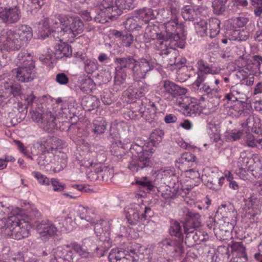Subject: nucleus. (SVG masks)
Returning a JSON list of instances; mask_svg holds the SVG:
<instances>
[{
	"mask_svg": "<svg viewBox=\"0 0 262 262\" xmlns=\"http://www.w3.org/2000/svg\"><path fill=\"white\" fill-rule=\"evenodd\" d=\"M114 63L116 67L113 90L116 92L120 90V85L126 79L125 69H131L133 78L139 80L145 79L147 74L155 67L154 61L150 56L143 57L138 60L132 56L118 57L114 59Z\"/></svg>",
	"mask_w": 262,
	"mask_h": 262,
	"instance_id": "f257e3e1",
	"label": "nucleus"
},
{
	"mask_svg": "<svg viewBox=\"0 0 262 262\" xmlns=\"http://www.w3.org/2000/svg\"><path fill=\"white\" fill-rule=\"evenodd\" d=\"M183 212L184 219L181 222L185 234V243L187 246L192 247L204 239L202 232L197 229L201 226L200 215L186 208L184 209Z\"/></svg>",
	"mask_w": 262,
	"mask_h": 262,
	"instance_id": "f03ea898",
	"label": "nucleus"
},
{
	"mask_svg": "<svg viewBox=\"0 0 262 262\" xmlns=\"http://www.w3.org/2000/svg\"><path fill=\"white\" fill-rule=\"evenodd\" d=\"M77 213L78 216L82 220H85L90 223H94V231L97 237L101 242L105 245V247L110 246V231L111 224L110 221L100 220L96 223L94 221L96 215L94 210L88 207L79 205Z\"/></svg>",
	"mask_w": 262,
	"mask_h": 262,
	"instance_id": "7ed1b4c3",
	"label": "nucleus"
},
{
	"mask_svg": "<svg viewBox=\"0 0 262 262\" xmlns=\"http://www.w3.org/2000/svg\"><path fill=\"white\" fill-rule=\"evenodd\" d=\"M28 223L19 220L15 216H10L7 219L0 220V229L6 236L20 240L29 234Z\"/></svg>",
	"mask_w": 262,
	"mask_h": 262,
	"instance_id": "20e7f679",
	"label": "nucleus"
},
{
	"mask_svg": "<svg viewBox=\"0 0 262 262\" xmlns=\"http://www.w3.org/2000/svg\"><path fill=\"white\" fill-rule=\"evenodd\" d=\"M145 142L139 141L135 143L129 147L130 152L133 156V160L128 165V168L133 171L137 172L144 168L151 166V154L144 149Z\"/></svg>",
	"mask_w": 262,
	"mask_h": 262,
	"instance_id": "39448f33",
	"label": "nucleus"
},
{
	"mask_svg": "<svg viewBox=\"0 0 262 262\" xmlns=\"http://www.w3.org/2000/svg\"><path fill=\"white\" fill-rule=\"evenodd\" d=\"M245 88V86L242 83L236 84L230 88V93L227 94L225 96V98L229 101L234 102L241 100L233 108L239 115H249L252 110L250 104L243 103V101L246 100L247 98L246 91L244 90Z\"/></svg>",
	"mask_w": 262,
	"mask_h": 262,
	"instance_id": "423d86ee",
	"label": "nucleus"
},
{
	"mask_svg": "<svg viewBox=\"0 0 262 262\" xmlns=\"http://www.w3.org/2000/svg\"><path fill=\"white\" fill-rule=\"evenodd\" d=\"M169 233L171 236H174L175 238L164 241V245L166 247H169V250L173 253L174 256H179L184 252V237L180 224L177 221L171 222Z\"/></svg>",
	"mask_w": 262,
	"mask_h": 262,
	"instance_id": "0eeeda50",
	"label": "nucleus"
},
{
	"mask_svg": "<svg viewBox=\"0 0 262 262\" xmlns=\"http://www.w3.org/2000/svg\"><path fill=\"white\" fill-rule=\"evenodd\" d=\"M126 218L127 222L132 226L137 225L139 220H147L153 215L150 207L144 204H132L125 208Z\"/></svg>",
	"mask_w": 262,
	"mask_h": 262,
	"instance_id": "6e6552de",
	"label": "nucleus"
},
{
	"mask_svg": "<svg viewBox=\"0 0 262 262\" xmlns=\"http://www.w3.org/2000/svg\"><path fill=\"white\" fill-rule=\"evenodd\" d=\"M176 9L171 8L170 19L164 22L167 37L174 38L177 36L179 41L184 42L185 39V25L183 23H179L176 14Z\"/></svg>",
	"mask_w": 262,
	"mask_h": 262,
	"instance_id": "1a4fd4ad",
	"label": "nucleus"
},
{
	"mask_svg": "<svg viewBox=\"0 0 262 262\" xmlns=\"http://www.w3.org/2000/svg\"><path fill=\"white\" fill-rule=\"evenodd\" d=\"M110 135L115 140L119 139V142L112 144L111 147V151L112 155L117 157H121L125 155L128 148L127 143L129 142V139H124L123 134L119 131H117L116 127L115 125L111 127Z\"/></svg>",
	"mask_w": 262,
	"mask_h": 262,
	"instance_id": "9d476101",
	"label": "nucleus"
},
{
	"mask_svg": "<svg viewBox=\"0 0 262 262\" xmlns=\"http://www.w3.org/2000/svg\"><path fill=\"white\" fill-rule=\"evenodd\" d=\"M0 44L3 49L7 51H17L23 47L21 43L19 41L15 32L11 30L2 31Z\"/></svg>",
	"mask_w": 262,
	"mask_h": 262,
	"instance_id": "9b49d317",
	"label": "nucleus"
},
{
	"mask_svg": "<svg viewBox=\"0 0 262 262\" xmlns=\"http://www.w3.org/2000/svg\"><path fill=\"white\" fill-rule=\"evenodd\" d=\"M83 29V23L79 18L71 17L69 26L60 28L59 36L62 39L69 40L81 33Z\"/></svg>",
	"mask_w": 262,
	"mask_h": 262,
	"instance_id": "f8f14e48",
	"label": "nucleus"
},
{
	"mask_svg": "<svg viewBox=\"0 0 262 262\" xmlns=\"http://www.w3.org/2000/svg\"><path fill=\"white\" fill-rule=\"evenodd\" d=\"M160 95L165 99L170 100L178 96L185 95L187 90L186 89L179 86L170 80H164L159 85Z\"/></svg>",
	"mask_w": 262,
	"mask_h": 262,
	"instance_id": "ddd939ff",
	"label": "nucleus"
},
{
	"mask_svg": "<svg viewBox=\"0 0 262 262\" xmlns=\"http://www.w3.org/2000/svg\"><path fill=\"white\" fill-rule=\"evenodd\" d=\"M41 149L45 150L53 156L58 153L65 146V143L62 140L55 137L49 136L47 139H42L38 142Z\"/></svg>",
	"mask_w": 262,
	"mask_h": 262,
	"instance_id": "4468645a",
	"label": "nucleus"
},
{
	"mask_svg": "<svg viewBox=\"0 0 262 262\" xmlns=\"http://www.w3.org/2000/svg\"><path fill=\"white\" fill-rule=\"evenodd\" d=\"M76 255L74 253L71 245L59 246L53 251V257L51 262H74Z\"/></svg>",
	"mask_w": 262,
	"mask_h": 262,
	"instance_id": "2eb2a0df",
	"label": "nucleus"
},
{
	"mask_svg": "<svg viewBox=\"0 0 262 262\" xmlns=\"http://www.w3.org/2000/svg\"><path fill=\"white\" fill-rule=\"evenodd\" d=\"M27 60L29 62L28 67L21 66L11 71L12 75L15 76L17 80L20 82H27L34 78L33 72L35 65L32 58L29 56Z\"/></svg>",
	"mask_w": 262,
	"mask_h": 262,
	"instance_id": "dca6fc26",
	"label": "nucleus"
},
{
	"mask_svg": "<svg viewBox=\"0 0 262 262\" xmlns=\"http://www.w3.org/2000/svg\"><path fill=\"white\" fill-rule=\"evenodd\" d=\"M177 36L174 38L166 36V39H161L160 38L157 40L155 49L159 51V54L163 56V52H166L170 49H176V48H183L185 46L184 42L179 41Z\"/></svg>",
	"mask_w": 262,
	"mask_h": 262,
	"instance_id": "f3484780",
	"label": "nucleus"
},
{
	"mask_svg": "<svg viewBox=\"0 0 262 262\" xmlns=\"http://www.w3.org/2000/svg\"><path fill=\"white\" fill-rule=\"evenodd\" d=\"M198 71L196 73L197 78L194 82L193 84L199 88L201 83H203L206 78L207 74L212 75L217 74L220 72V70L212 67H210L208 63L205 62L203 60H199L197 63Z\"/></svg>",
	"mask_w": 262,
	"mask_h": 262,
	"instance_id": "a211bd4d",
	"label": "nucleus"
},
{
	"mask_svg": "<svg viewBox=\"0 0 262 262\" xmlns=\"http://www.w3.org/2000/svg\"><path fill=\"white\" fill-rule=\"evenodd\" d=\"M4 89L3 94H0V104L2 103L4 99L8 98L13 96L15 97L20 96L23 93L20 84L14 82L10 79L5 80L3 82Z\"/></svg>",
	"mask_w": 262,
	"mask_h": 262,
	"instance_id": "6ab92c4d",
	"label": "nucleus"
},
{
	"mask_svg": "<svg viewBox=\"0 0 262 262\" xmlns=\"http://www.w3.org/2000/svg\"><path fill=\"white\" fill-rule=\"evenodd\" d=\"M237 166L239 170L246 172L247 171H255L260 173L262 172V165L260 162H254L253 159L246 156L245 152H241L238 159Z\"/></svg>",
	"mask_w": 262,
	"mask_h": 262,
	"instance_id": "aec40b11",
	"label": "nucleus"
},
{
	"mask_svg": "<svg viewBox=\"0 0 262 262\" xmlns=\"http://www.w3.org/2000/svg\"><path fill=\"white\" fill-rule=\"evenodd\" d=\"M162 66L168 68L169 66H175L180 68L181 65L185 63L186 59L178 57V51L176 49H170L166 52L163 53Z\"/></svg>",
	"mask_w": 262,
	"mask_h": 262,
	"instance_id": "412c9836",
	"label": "nucleus"
},
{
	"mask_svg": "<svg viewBox=\"0 0 262 262\" xmlns=\"http://www.w3.org/2000/svg\"><path fill=\"white\" fill-rule=\"evenodd\" d=\"M32 121L44 131L52 133L57 127L54 116H30Z\"/></svg>",
	"mask_w": 262,
	"mask_h": 262,
	"instance_id": "4be33fe9",
	"label": "nucleus"
},
{
	"mask_svg": "<svg viewBox=\"0 0 262 262\" xmlns=\"http://www.w3.org/2000/svg\"><path fill=\"white\" fill-rule=\"evenodd\" d=\"M21 17V12L17 6L2 9L0 7V19L6 24H14L19 21Z\"/></svg>",
	"mask_w": 262,
	"mask_h": 262,
	"instance_id": "5701e85b",
	"label": "nucleus"
},
{
	"mask_svg": "<svg viewBox=\"0 0 262 262\" xmlns=\"http://www.w3.org/2000/svg\"><path fill=\"white\" fill-rule=\"evenodd\" d=\"M195 99L189 98L188 97H181L178 101L179 107L184 112H182L183 115L187 114V115H196L200 114L199 106L196 102Z\"/></svg>",
	"mask_w": 262,
	"mask_h": 262,
	"instance_id": "b1692460",
	"label": "nucleus"
},
{
	"mask_svg": "<svg viewBox=\"0 0 262 262\" xmlns=\"http://www.w3.org/2000/svg\"><path fill=\"white\" fill-rule=\"evenodd\" d=\"M225 178V176H220L217 173L212 172L208 176L203 175L202 180L209 188L217 190L221 188Z\"/></svg>",
	"mask_w": 262,
	"mask_h": 262,
	"instance_id": "393cba45",
	"label": "nucleus"
},
{
	"mask_svg": "<svg viewBox=\"0 0 262 262\" xmlns=\"http://www.w3.org/2000/svg\"><path fill=\"white\" fill-rule=\"evenodd\" d=\"M256 192L250 193L249 195L246 196L245 199V205L248 209H252L254 211V214H258L260 212L262 207V197L260 194Z\"/></svg>",
	"mask_w": 262,
	"mask_h": 262,
	"instance_id": "a878e982",
	"label": "nucleus"
},
{
	"mask_svg": "<svg viewBox=\"0 0 262 262\" xmlns=\"http://www.w3.org/2000/svg\"><path fill=\"white\" fill-rule=\"evenodd\" d=\"M36 230L42 237L46 236H52L57 231V228L51 222L46 220L37 223Z\"/></svg>",
	"mask_w": 262,
	"mask_h": 262,
	"instance_id": "bb28decb",
	"label": "nucleus"
},
{
	"mask_svg": "<svg viewBox=\"0 0 262 262\" xmlns=\"http://www.w3.org/2000/svg\"><path fill=\"white\" fill-rule=\"evenodd\" d=\"M15 34L21 44L24 46L28 43L32 37V28L27 25H19L15 31Z\"/></svg>",
	"mask_w": 262,
	"mask_h": 262,
	"instance_id": "cd10ccee",
	"label": "nucleus"
},
{
	"mask_svg": "<svg viewBox=\"0 0 262 262\" xmlns=\"http://www.w3.org/2000/svg\"><path fill=\"white\" fill-rule=\"evenodd\" d=\"M116 5L114 3L113 0H103L100 6V10L101 13L104 14L111 20H114L117 18L114 11H116Z\"/></svg>",
	"mask_w": 262,
	"mask_h": 262,
	"instance_id": "c85d7f7f",
	"label": "nucleus"
},
{
	"mask_svg": "<svg viewBox=\"0 0 262 262\" xmlns=\"http://www.w3.org/2000/svg\"><path fill=\"white\" fill-rule=\"evenodd\" d=\"M116 11H114L115 15L117 17L122 13L123 10L133 9L137 5V0H116Z\"/></svg>",
	"mask_w": 262,
	"mask_h": 262,
	"instance_id": "c756f323",
	"label": "nucleus"
},
{
	"mask_svg": "<svg viewBox=\"0 0 262 262\" xmlns=\"http://www.w3.org/2000/svg\"><path fill=\"white\" fill-rule=\"evenodd\" d=\"M54 56L56 58H62L69 57L72 55L71 46L64 42H60L55 46Z\"/></svg>",
	"mask_w": 262,
	"mask_h": 262,
	"instance_id": "7c9ffc66",
	"label": "nucleus"
},
{
	"mask_svg": "<svg viewBox=\"0 0 262 262\" xmlns=\"http://www.w3.org/2000/svg\"><path fill=\"white\" fill-rule=\"evenodd\" d=\"M143 25L142 19L134 12V16L128 17L124 23L125 28L131 31L138 30Z\"/></svg>",
	"mask_w": 262,
	"mask_h": 262,
	"instance_id": "2f4dec72",
	"label": "nucleus"
},
{
	"mask_svg": "<svg viewBox=\"0 0 262 262\" xmlns=\"http://www.w3.org/2000/svg\"><path fill=\"white\" fill-rule=\"evenodd\" d=\"M195 156L191 152H186L183 154L177 162L182 167L187 166L188 167L192 166L195 164Z\"/></svg>",
	"mask_w": 262,
	"mask_h": 262,
	"instance_id": "473e14b6",
	"label": "nucleus"
},
{
	"mask_svg": "<svg viewBox=\"0 0 262 262\" xmlns=\"http://www.w3.org/2000/svg\"><path fill=\"white\" fill-rule=\"evenodd\" d=\"M53 163L55 162L57 166L55 167L58 171L66 167L68 163V156L66 154L59 151L58 153L53 156Z\"/></svg>",
	"mask_w": 262,
	"mask_h": 262,
	"instance_id": "72a5a7b5",
	"label": "nucleus"
},
{
	"mask_svg": "<svg viewBox=\"0 0 262 262\" xmlns=\"http://www.w3.org/2000/svg\"><path fill=\"white\" fill-rule=\"evenodd\" d=\"M83 69L88 74H92L98 69V63L95 59L83 58Z\"/></svg>",
	"mask_w": 262,
	"mask_h": 262,
	"instance_id": "f704fd0d",
	"label": "nucleus"
},
{
	"mask_svg": "<svg viewBox=\"0 0 262 262\" xmlns=\"http://www.w3.org/2000/svg\"><path fill=\"white\" fill-rule=\"evenodd\" d=\"M136 183L140 186V188L142 189L144 192L151 191L154 187L152 182L146 177L137 178Z\"/></svg>",
	"mask_w": 262,
	"mask_h": 262,
	"instance_id": "c9c22d12",
	"label": "nucleus"
},
{
	"mask_svg": "<svg viewBox=\"0 0 262 262\" xmlns=\"http://www.w3.org/2000/svg\"><path fill=\"white\" fill-rule=\"evenodd\" d=\"M135 13L140 16L142 21L143 19H146L145 21H147L149 19L155 18L157 13L156 11H154L152 9L148 8H143L136 10L135 11Z\"/></svg>",
	"mask_w": 262,
	"mask_h": 262,
	"instance_id": "e433bc0d",
	"label": "nucleus"
},
{
	"mask_svg": "<svg viewBox=\"0 0 262 262\" xmlns=\"http://www.w3.org/2000/svg\"><path fill=\"white\" fill-rule=\"evenodd\" d=\"M93 126V130L95 134L96 135H101L106 129V122L102 117H98L94 120Z\"/></svg>",
	"mask_w": 262,
	"mask_h": 262,
	"instance_id": "4c0bfd02",
	"label": "nucleus"
},
{
	"mask_svg": "<svg viewBox=\"0 0 262 262\" xmlns=\"http://www.w3.org/2000/svg\"><path fill=\"white\" fill-rule=\"evenodd\" d=\"M209 37L214 38L220 31V20L216 18H212L209 20Z\"/></svg>",
	"mask_w": 262,
	"mask_h": 262,
	"instance_id": "58836bf2",
	"label": "nucleus"
},
{
	"mask_svg": "<svg viewBox=\"0 0 262 262\" xmlns=\"http://www.w3.org/2000/svg\"><path fill=\"white\" fill-rule=\"evenodd\" d=\"M85 167H88L92 169L95 173H97L98 175L103 172V169L105 167L103 166L102 164L97 163L95 162L94 160H91L90 158L88 159L86 161L84 162L83 164Z\"/></svg>",
	"mask_w": 262,
	"mask_h": 262,
	"instance_id": "ea45409f",
	"label": "nucleus"
},
{
	"mask_svg": "<svg viewBox=\"0 0 262 262\" xmlns=\"http://www.w3.org/2000/svg\"><path fill=\"white\" fill-rule=\"evenodd\" d=\"M158 30L159 28L157 26L148 25L145 29L144 36L149 40H157L161 37Z\"/></svg>",
	"mask_w": 262,
	"mask_h": 262,
	"instance_id": "a19ab883",
	"label": "nucleus"
},
{
	"mask_svg": "<svg viewBox=\"0 0 262 262\" xmlns=\"http://www.w3.org/2000/svg\"><path fill=\"white\" fill-rule=\"evenodd\" d=\"M138 98L136 89L134 87L128 88L122 94L123 100L127 103L133 102L135 99Z\"/></svg>",
	"mask_w": 262,
	"mask_h": 262,
	"instance_id": "79ce46f5",
	"label": "nucleus"
},
{
	"mask_svg": "<svg viewBox=\"0 0 262 262\" xmlns=\"http://www.w3.org/2000/svg\"><path fill=\"white\" fill-rule=\"evenodd\" d=\"M128 253V251L123 250L121 249H112L108 255V259L110 262H118L119 259L123 258Z\"/></svg>",
	"mask_w": 262,
	"mask_h": 262,
	"instance_id": "37998d69",
	"label": "nucleus"
},
{
	"mask_svg": "<svg viewBox=\"0 0 262 262\" xmlns=\"http://www.w3.org/2000/svg\"><path fill=\"white\" fill-rule=\"evenodd\" d=\"M228 0H214L212 3L213 11L216 15L222 14L225 11Z\"/></svg>",
	"mask_w": 262,
	"mask_h": 262,
	"instance_id": "c03bdc74",
	"label": "nucleus"
},
{
	"mask_svg": "<svg viewBox=\"0 0 262 262\" xmlns=\"http://www.w3.org/2000/svg\"><path fill=\"white\" fill-rule=\"evenodd\" d=\"M42 154L38 157L37 159L38 164L41 166H45L51 163H53V154L42 150Z\"/></svg>",
	"mask_w": 262,
	"mask_h": 262,
	"instance_id": "a18cd8bd",
	"label": "nucleus"
},
{
	"mask_svg": "<svg viewBox=\"0 0 262 262\" xmlns=\"http://www.w3.org/2000/svg\"><path fill=\"white\" fill-rule=\"evenodd\" d=\"M198 181L193 180L186 176L180 181L181 189L185 193H186L185 191H188L193 188L194 186L198 185Z\"/></svg>",
	"mask_w": 262,
	"mask_h": 262,
	"instance_id": "49530a36",
	"label": "nucleus"
},
{
	"mask_svg": "<svg viewBox=\"0 0 262 262\" xmlns=\"http://www.w3.org/2000/svg\"><path fill=\"white\" fill-rule=\"evenodd\" d=\"M163 135V131L159 129H155L151 133L149 139L154 146H157L160 144Z\"/></svg>",
	"mask_w": 262,
	"mask_h": 262,
	"instance_id": "de8ad7c7",
	"label": "nucleus"
},
{
	"mask_svg": "<svg viewBox=\"0 0 262 262\" xmlns=\"http://www.w3.org/2000/svg\"><path fill=\"white\" fill-rule=\"evenodd\" d=\"M71 246L73 251H74L81 257L86 258L91 256L89 250L85 248L83 246L76 243H72Z\"/></svg>",
	"mask_w": 262,
	"mask_h": 262,
	"instance_id": "09e8293b",
	"label": "nucleus"
},
{
	"mask_svg": "<svg viewBox=\"0 0 262 262\" xmlns=\"http://www.w3.org/2000/svg\"><path fill=\"white\" fill-rule=\"evenodd\" d=\"M161 178L163 183L166 185H169V182L172 180V177L177 179V177L173 172V170L171 169H165L159 174Z\"/></svg>",
	"mask_w": 262,
	"mask_h": 262,
	"instance_id": "8fccbe9b",
	"label": "nucleus"
},
{
	"mask_svg": "<svg viewBox=\"0 0 262 262\" xmlns=\"http://www.w3.org/2000/svg\"><path fill=\"white\" fill-rule=\"evenodd\" d=\"M262 139H256L251 134L248 133L245 137V144L249 147H256L258 144H261Z\"/></svg>",
	"mask_w": 262,
	"mask_h": 262,
	"instance_id": "3c124183",
	"label": "nucleus"
},
{
	"mask_svg": "<svg viewBox=\"0 0 262 262\" xmlns=\"http://www.w3.org/2000/svg\"><path fill=\"white\" fill-rule=\"evenodd\" d=\"M259 119L257 116H250L246 120V123L242 124L243 127H247L248 128H256L259 127Z\"/></svg>",
	"mask_w": 262,
	"mask_h": 262,
	"instance_id": "603ef678",
	"label": "nucleus"
},
{
	"mask_svg": "<svg viewBox=\"0 0 262 262\" xmlns=\"http://www.w3.org/2000/svg\"><path fill=\"white\" fill-rule=\"evenodd\" d=\"M249 21L245 17H237L230 19L229 22L233 25V28H241L245 26Z\"/></svg>",
	"mask_w": 262,
	"mask_h": 262,
	"instance_id": "864d4df0",
	"label": "nucleus"
},
{
	"mask_svg": "<svg viewBox=\"0 0 262 262\" xmlns=\"http://www.w3.org/2000/svg\"><path fill=\"white\" fill-rule=\"evenodd\" d=\"M138 253V252L136 250H130L128 254H126L123 258L119 259L118 262H133L135 260H138L139 258Z\"/></svg>",
	"mask_w": 262,
	"mask_h": 262,
	"instance_id": "5fc2aeb1",
	"label": "nucleus"
},
{
	"mask_svg": "<svg viewBox=\"0 0 262 262\" xmlns=\"http://www.w3.org/2000/svg\"><path fill=\"white\" fill-rule=\"evenodd\" d=\"M194 14V10L189 6H185L182 10V16L186 20H193Z\"/></svg>",
	"mask_w": 262,
	"mask_h": 262,
	"instance_id": "6e6d98bb",
	"label": "nucleus"
},
{
	"mask_svg": "<svg viewBox=\"0 0 262 262\" xmlns=\"http://www.w3.org/2000/svg\"><path fill=\"white\" fill-rule=\"evenodd\" d=\"M93 87L94 83L93 80L91 78H89L83 80L80 86V90L85 93L92 92Z\"/></svg>",
	"mask_w": 262,
	"mask_h": 262,
	"instance_id": "4d7b16f0",
	"label": "nucleus"
},
{
	"mask_svg": "<svg viewBox=\"0 0 262 262\" xmlns=\"http://www.w3.org/2000/svg\"><path fill=\"white\" fill-rule=\"evenodd\" d=\"M224 175L227 180L229 182V186L230 188L237 191L239 189V185L238 183L233 180V175L231 174L230 171H225Z\"/></svg>",
	"mask_w": 262,
	"mask_h": 262,
	"instance_id": "13d9d810",
	"label": "nucleus"
},
{
	"mask_svg": "<svg viewBox=\"0 0 262 262\" xmlns=\"http://www.w3.org/2000/svg\"><path fill=\"white\" fill-rule=\"evenodd\" d=\"M253 7L254 14L260 17L262 14V0H249Z\"/></svg>",
	"mask_w": 262,
	"mask_h": 262,
	"instance_id": "bf43d9fd",
	"label": "nucleus"
},
{
	"mask_svg": "<svg viewBox=\"0 0 262 262\" xmlns=\"http://www.w3.org/2000/svg\"><path fill=\"white\" fill-rule=\"evenodd\" d=\"M32 174L38 181L40 184L46 186L49 185L50 181L46 176L37 171L32 172Z\"/></svg>",
	"mask_w": 262,
	"mask_h": 262,
	"instance_id": "052dcab7",
	"label": "nucleus"
},
{
	"mask_svg": "<svg viewBox=\"0 0 262 262\" xmlns=\"http://www.w3.org/2000/svg\"><path fill=\"white\" fill-rule=\"evenodd\" d=\"M102 152L100 154H97L96 152H91L89 154L88 157L89 159L90 157H92L93 158H95L93 159L95 162H96L98 163L102 164L106 160V155L105 151L104 150L102 151Z\"/></svg>",
	"mask_w": 262,
	"mask_h": 262,
	"instance_id": "680f3d73",
	"label": "nucleus"
},
{
	"mask_svg": "<svg viewBox=\"0 0 262 262\" xmlns=\"http://www.w3.org/2000/svg\"><path fill=\"white\" fill-rule=\"evenodd\" d=\"M207 23L204 21H201L195 26L196 33L201 36L207 35Z\"/></svg>",
	"mask_w": 262,
	"mask_h": 262,
	"instance_id": "e2e57ef3",
	"label": "nucleus"
},
{
	"mask_svg": "<svg viewBox=\"0 0 262 262\" xmlns=\"http://www.w3.org/2000/svg\"><path fill=\"white\" fill-rule=\"evenodd\" d=\"M251 64H249L246 67H243L242 69L237 72V76L241 78V76L246 77L248 76L253 75V70Z\"/></svg>",
	"mask_w": 262,
	"mask_h": 262,
	"instance_id": "0e129e2a",
	"label": "nucleus"
},
{
	"mask_svg": "<svg viewBox=\"0 0 262 262\" xmlns=\"http://www.w3.org/2000/svg\"><path fill=\"white\" fill-rule=\"evenodd\" d=\"M231 248L233 251L237 252V255L245 254V248L241 242H236L232 244Z\"/></svg>",
	"mask_w": 262,
	"mask_h": 262,
	"instance_id": "69168bd1",
	"label": "nucleus"
},
{
	"mask_svg": "<svg viewBox=\"0 0 262 262\" xmlns=\"http://www.w3.org/2000/svg\"><path fill=\"white\" fill-rule=\"evenodd\" d=\"M50 183H51V185L53 186L54 191L61 192L65 188V185L59 182V181L56 179H52Z\"/></svg>",
	"mask_w": 262,
	"mask_h": 262,
	"instance_id": "338daca9",
	"label": "nucleus"
},
{
	"mask_svg": "<svg viewBox=\"0 0 262 262\" xmlns=\"http://www.w3.org/2000/svg\"><path fill=\"white\" fill-rule=\"evenodd\" d=\"M185 176L193 180L198 181L199 182L200 174L198 170L192 168L185 171Z\"/></svg>",
	"mask_w": 262,
	"mask_h": 262,
	"instance_id": "774afa93",
	"label": "nucleus"
}]
</instances>
